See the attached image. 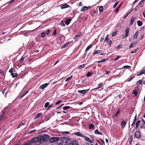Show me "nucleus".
Instances as JSON below:
<instances>
[{"label":"nucleus","mask_w":145,"mask_h":145,"mask_svg":"<svg viewBox=\"0 0 145 145\" xmlns=\"http://www.w3.org/2000/svg\"><path fill=\"white\" fill-rule=\"evenodd\" d=\"M59 138L58 137H52L49 140L50 142H56L59 140Z\"/></svg>","instance_id":"nucleus-1"},{"label":"nucleus","mask_w":145,"mask_h":145,"mask_svg":"<svg viewBox=\"0 0 145 145\" xmlns=\"http://www.w3.org/2000/svg\"><path fill=\"white\" fill-rule=\"evenodd\" d=\"M129 28H127L125 31V34L123 35L122 37L123 39L125 38L126 37H127L129 35Z\"/></svg>","instance_id":"nucleus-2"},{"label":"nucleus","mask_w":145,"mask_h":145,"mask_svg":"<svg viewBox=\"0 0 145 145\" xmlns=\"http://www.w3.org/2000/svg\"><path fill=\"white\" fill-rule=\"evenodd\" d=\"M74 135L81 137L82 138L84 137V135L81 133L80 132H76L74 133Z\"/></svg>","instance_id":"nucleus-3"},{"label":"nucleus","mask_w":145,"mask_h":145,"mask_svg":"<svg viewBox=\"0 0 145 145\" xmlns=\"http://www.w3.org/2000/svg\"><path fill=\"white\" fill-rule=\"evenodd\" d=\"M135 137L137 138H140L141 137V133L139 131H137L135 133Z\"/></svg>","instance_id":"nucleus-4"},{"label":"nucleus","mask_w":145,"mask_h":145,"mask_svg":"<svg viewBox=\"0 0 145 145\" xmlns=\"http://www.w3.org/2000/svg\"><path fill=\"white\" fill-rule=\"evenodd\" d=\"M139 88L138 87H136L134 90L133 91V94H134L135 96H136L137 95L139 91Z\"/></svg>","instance_id":"nucleus-5"},{"label":"nucleus","mask_w":145,"mask_h":145,"mask_svg":"<svg viewBox=\"0 0 145 145\" xmlns=\"http://www.w3.org/2000/svg\"><path fill=\"white\" fill-rule=\"evenodd\" d=\"M61 140L63 142L67 143L69 141V139L67 137H62Z\"/></svg>","instance_id":"nucleus-6"},{"label":"nucleus","mask_w":145,"mask_h":145,"mask_svg":"<svg viewBox=\"0 0 145 145\" xmlns=\"http://www.w3.org/2000/svg\"><path fill=\"white\" fill-rule=\"evenodd\" d=\"M38 138L39 139V142L40 143H42L44 141V138L42 135H40L38 136Z\"/></svg>","instance_id":"nucleus-7"},{"label":"nucleus","mask_w":145,"mask_h":145,"mask_svg":"<svg viewBox=\"0 0 145 145\" xmlns=\"http://www.w3.org/2000/svg\"><path fill=\"white\" fill-rule=\"evenodd\" d=\"M89 89H88L86 90H79L78 91V93L84 94L88 92Z\"/></svg>","instance_id":"nucleus-8"},{"label":"nucleus","mask_w":145,"mask_h":145,"mask_svg":"<svg viewBox=\"0 0 145 145\" xmlns=\"http://www.w3.org/2000/svg\"><path fill=\"white\" fill-rule=\"evenodd\" d=\"M43 136L44 141H48L49 140V136L48 135L44 134Z\"/></svg>","instance_id":"nucleus-9"},{"label":"nucleus","mask_w":145,"mask_h":145,"mask_svg":"<svg viewBox=\"0 0 145 145\" xmlns=\"http://www.w3.org/2000/svg\"><path fill=\"white\" fill-rule=\"evenodd\" d=\"M83 138H84V140L86 141L89 142L91 143L92 141L91 140H90L88 137L85 136L84 135V137Z\"/></svg>","instance_id":"nucleus-10"},{"label":"nucleus","mask_w":145,"mask_h":145,"mask_svg":"<svg viewBox=\"0 0 145 145\" xmlns=\"http://www.w3.org/2000/svg\"><path fill=\"white\" fill-rule=\"evenodd\" d=\"M48 84L47 83L42 84L40 86V88L41 89H44L48 86Z\"/></svg>","instance_id":"nucleus-11"},{"label":"nucleus","mask_w":145,"mask_h":145,"mask_svg":"<svg viewBox=\"0 0 145 145\" xmlns=\"http://www.w3.org/2000/svg\"><path fill=\"white\" fill-rule=\"evenodd\" d=\"M39 139L38 138V137H37L35 138H34L33 139L31 140V142H36L38 141H39Z\"/></svg>","instance_id":"nucleus-12"},{"label":"nucleus","mask_w":145,"mask_h":145,"mask_svg":"<svg viewBox=\"0 0 145 145\" xmlns=\"http://www.w3.org/2000/svg\"><path fill=\"white\" fill-rule=\"evenodd\" d=\"M69 7V5L67 4H63L61 6V9H64L68 8Z\"/></svg>","instance_id":"nucleus-13"},{"label":"nucleus","mask_w":145,"mask_h":145,"mask_svg":"<svg viewBox=\"0 0 145 145\" xmlns=\"http://www.w3.org/2000/svg\"><path fill=\"white\" fill-rule=\"evenodd\" d=\"M102 52V50H95L93 54V55H94L96 54H99L101 53Z\"/></svg>","instance_id":"nucleus-14"},{"label":"nucleus","mask_w":145,"mask_h":145,"mask_svg":"<svg viewBox=\"0 0 145 145\" xmlns=\"http://www.w3.org/2000/svg\"><path fill=\"white\" fill-rule=\"evenodd\" d=\"M71 20L72 19L71 18L67 19L65 22V24L67 25L69 24Z\"/></svg>","instance_id":"nucleus-15"},{"label":"nucleus","mask_w":145,"mask_h":145,"mask_svg":"<svg viewBox=\"0 0 145 145\" xmlns=\"http://www.w3.org/2000/svg\"><path fill=\"white\" fill-rule=\"evenodd\" d=\"M126 124V122L123 120L121 121V125L122 128H124Z\"/></svg>","instance_id":"nucleus-16"},{"label":"nucleus","mask_w":145,"mask_h":145,"mask_svg":"<svg viewBox=\"0 0 145 145\" xmlns=\"http://www.w3.org/2000/svg\"><path fill=\"white\" fill-rule=\"evenodd\" d=\"M88 9L87 7L84 6L82 7L81 9V11H84L85 10H87Z\"/></svg>","instance_id":"nucleus-17"},{"label":"nucleus","mask_w":145,"mask_h":145,"mask_svg":"<svg viewBox=\"0 0 145 145\" xmlns=\"http://www.w3.org/2000/svg\"><path fill=\"white\" fill-rule=\"evenodd\" d=\"M135 19V17H133L130 20V24L131 25H133L134 22V21Z\"/></svg>","instance_id":"nucleus-18"},{"label":"nucleus","mask_w":145,"mask_h":145,"mask_svg":"<svg viewBox=\"0 0 145 145\" xmlns=\"http://www.w3.org/2000/svg\"><path fill=\"white\" fill-rule=\"evenodd\" d=\"M137 24L138 26H140L142 25V23L141 21L138 20L137 21Z\"/></svg>","instance_id":"nucleus-19"},{"label":"nucleus","mask_w":145,"mask_h":145,"mask_svg":"<svg viewBox=\"0 0 145 145\" xmlns=\"http://www.w3.org/2000/svg\"><path fill=\"white\" fill-rule=\"evenodd\" d=\"M136 44V42H133L129 46V48H132L133 47L135 46Z\"/></svg>","instance_id":"nucleus-20"},{"label":"nucleus","mask_w":145,"mask_h":145,"mask_svg":"<svg viewBox=\"0 0 145 145\" xmlns=\"http://www.w3.org/2000/svg\"><path fill=\"white\" fill-rule=\"evenodd\" d=\"M99 10L100 13H102L103 12V7L100 6L99 7Z\"/></svg>","instance_id":"nucleus-21"},{"label":"nucleus","mask_w":145,"mask_h":145,"mask_svg":"<svg viewBox=\"0 0 145 145\" xmlns=\"http://www.w3.org/2000/svg\"><path fill=\"white\" fill-rule=\"evenodd\" d=\"M95 134H99L101 135H102V134L100 133L97 129H96L95 130Z\"/></svg>","instance_id":"nucleus-22"},{"label":"nucleus","mask_w":145,"mask_h":145,"mask_svg":"<svg viewBox=\"0 0 145 145\" xmlns=\"http://www.w3.org/2000/svg\"><path fill=\"white\" fill-rule=\"evenodd\" d=\"M140 122V121L139 120H138L135 123L136 128H137V127Z\"/></svg>","instance_id":"nucleus-23"},{"label":"nucleus","mask_w":145,"mask_h":145,"mask_svg":"<svg viewBox=\"0 0 145 145\" xmlns=\"http://www.w3.org/2000/svg\"><path fill=\"white\" fill-rule=\"evenodd\" d=\"M11 74L13 78L16 77L17 75V74L16 73H11Z\"/></svg>","instance_id":"nucleus-24"},{"label":"nucleus","mask_w":145,"mask_h":145,"mask_svg":"<svg viewBox=\"0 0 145 145\" xmlns=\"http://www.w3.org/2000/svg\"><path fill=\"white\" fill-rule=\"evenodd\" d=\"M85 64H83L82 65L79 66L78 68V69H80L84 67Z\"/></svg>","instance_id":"nucleus-25"},{"label":"nucleus","mask_w":145,"mask_h":145,"mask_svg":"<svg viewBox=\"0 0 145 145\" xmlns=\"http://www.w3.org/2000/svg\"><path fill=\"white\" fill-rule=\"evenodd\" d=\"M102 85H103L102 83H101L100 84H99L98 85V87L97 88H95V89H97L101 88L102 87Z\"/></svg>","instance_id":"nucleus-26"},{"label":"nucleus","mask_w":145,"mask_h":145,"mask_svg":"<svg viewBox=\"0 0 145 145\" xmlns=\"http://www.w3.org/2000/svg\"><path fill=\"white\" fill-rule=\"evenodd\" d=\"M145 124L142 123L141 124L140 126V128L141 129H145Z\"/></svg>","instance_id":"nucleus-27"},{"label":"nucleus","mask_w":145,"mask_h":145,"mask_svg":"<svg viewBox=\"0 0 145 145\" xmlns=\"http://www.w3.org/2000/svg\"><path fill=\"white\" fill-rule=\"evenodd\" d=\"M108 35H107L106 36L105 40H104V42H107L108 41Z\"/></svg>","instance_id":"nucleus-28"},{"label":"nucleus","mask_w":145,"mask_h":145,"mask_svg":"<svg viewBox=\"0 0 145 145\" xmlns=\"http://www.w3.org/2000/svg\"><path fill=\"white\" fill-rule=\"evenodd\" d=\"M94 127V125L93 124H90L89 125V129H93Z\"/></svg>","instance_id":"nucleus-29"},{"label":"nucleus","mask_w":145,"mask_h":145,"mask_svg":"<svg viewBox=\"0 0 145 145\" xmlns=\"http://www.w3.org/2000/svg\"><path fill=\"white\" fill-rule=\"evenodd\" d=\"M41 115V113H39L35 117V118L36 119L37 118H38L39 117H40Z\"/></svg>","instance_id":"nucleus-30"},{"label":"nucleus","mask_w":145,"mask_h":145,"mask_svg":"<svg viewBox=\"0 0 145 145\" xmlns=\"http://www.w3.org/2000/svg\"><path fill=\"white\" fill-rule=\"evenodd\" d=\"M92 45L91 44L90 45H89L86 48V51L88 50L91 48V47H92Z\"/></svg>","instance_id":"nucleus-31"},{"label":"nucleus","mask_w":145,"mask_h":145,"mask_svg":"<svg viewBox=\"0 0 145 145\" xmlns=\"http://www.w3.org/2000/svg\"><path fill=\"white\" fill-rule=\"evenodd\" d=\"M138 34V32H136L135 33L134 36V38L135 39H137Z\"/></svg>","instance_id":"nucleus-32"},{"label":"nucleus","mask_w":145,"mask_h":145,"mask_svg":"<svg viewBox=\"0 0 145 145\" xmlns=\"http://www.w3.org/2000/svg\"><path fill=\"white\" fill-rule=\"evenodd\" d=\"M92 73H93V72H88L86 76L87 77H89L92 74Z\"/></svg>","instance_id":"nucleus-33"},{"label":"nucleus","mask_w":145,"mask_h":145,"mask_svg":"<svg viewBox=\"0 0 145 145\" xmlns=\"http://www.w3.org/2000/svg\"><path fill=\"white\" fill-rule=\"evenodd\" d=\"M59 24L63 27H64L65 26V25L63 23V21H61V22Z\"/></svg>","instance_id":"nucleus-34"},{"label":"nucleus","mask_w":145,"mask_h":145,"mask_svg":"<svg viewBox=\"0 0 145 145\" xmlns=\"http://www.w3.org/2000/svg\"><path fill=\"white\" fill-rule=\"evenodd\" d=\"M49 102L46 103L44 105V107L46 108L48 107V106H49Z\"/></svg>","instance_id":"nucleus-35"},{"label":"nucleus","mask_w":145,"mask_h":145,"mask_svg":"<svg viewBox=\"0 0 145 145\" xmlns=\"http://www.w3.org/2000/svg\"><path fill=\"white\" fill-rule=\"evenodd\" d=\"M70 108V107L69 106H66L64 107L63 108V109L64 110H67L68 109H69Z\"/></svg>","instance_id":"nucleus-36"},{"label":"nucleus","mask_w":145,"mask_h":145,"mask_svg":"<svg viewBox=\"0 0 145 145\" xmlns=\"http://www.w3.org/2000/svg\"><path fill=\"white\" fill-rule=\"evenodd\" d=\"M62 133L64 134H69V131H63L62 132Z\"/></svg>","instance_id":"nucleus-37"},{"label":"nucleus","mask_w":145,"mask_h":145,"mask_svg":"<svg viewBox=\"0 0 145 145\" xmlns=\"http://www.w3.org/2000/svg\"><path fill=\"white\" fill-rule=\"evenodd\" d=\"M142 82V81L140 80H138V82H137V84H138V85L141 84Z\"/></svg>","instance_id":"nucleus-38"},{"label":"nucleus","mask_w":145,"mask_h":145,"mask_svg":"<svg viewBox=\"0 0 145 145\" xmlns=\"http://www.w3.org/2000/svg\"><path fill=\"white\" fill-rule=\"evenodd\" d=\"M143 74L142 71L138 72V74H137V76H139Z\"/></svg>","instance_id":"nucleus-39"},{"label":"nucleus","mask_w":145,"mask_h":145,"mask_svg":"<svg viewBox=\"0 0 145 145\" xmlns=\"http://www.w3.org/2000/svg\"><path fill=\"white\" fill-rule=\"evenodd\" d=\"M116 34H117V32L114 31L112 33V36H114Z\"/></svg>","instance_id":"nucleus-40"},{"label":"nucleus","mask_w":145,"mask_h":145,"mask_svg":"<svg viewBox=\"0 0 145 145\" xmlns=\"http://www.w3.org/2000/svg\"><path fill=\"white\" fill-rule=\"evenodd\" d=\"M104 37H101L100 39V41L101 42H102L104 39Z\"/></svg>","instance_id":"nucleus-41"},{"label":"nucleus","mask_w":145,"mask_h":145,"mask_svg":"<svg viewBox=\"0 0 145 145\" xmlns=\"http://www.w3.org/2000/svg\"><path fill=\"white\" fill-rule=\"evenodd\" d=\"M72 76H71L70 77H69L66 80H65V82H67V81L70 80V79H71V78H72Z\"/></svg>","instance_id":"nucleus-42"},{"label":"nucleus","mask_w":145,"mask_h":145,"mask_svg":"<svg viewBox=\"0 0 145 145\" xmlns=\"http://www.w3.org/2000/svg\"><path fill=\"white\" fill-rule=\"evenodd\" d=\"M28 92V91H26L25 93L23 94L21 96V98L23 97L24 95H25L26 94H27Z\"/></svg>","instance_id":"nucleus-43"},{"label":"nucleus","mask_w":145,"mask_h":145,"mask_svg":"<svg viewBox=\"0 0 145 145\" xmlns=\"http://www.w3.org/2000/svg\"><path fill=\"white\" fill-rule=\"evenodd\" d=\"M79 37L77 35H76L74 37V39L75 40H77Z\"/></svg>","instance_id":"nucleus-44"},{"label":"nucleus","mask_w":145,"mask_h":145,"mask_svg":"<svg viewBox=\"0 0 145 145\" xmlns=\"http://www.w3.org/2000/svg\"><path fill=\"white\" fill-rule=\"evenodd\" d=\"M119 8H120L118 7L115 9V12H116V13L118 12L119 10Z\"/></svg>","instance_id":"nucleus-45"},{"label":"nucleus","mask_w":145,"mask_h":145,"mask_svg":"<svg viewBox=\"0 0 145 145\" xmlns=\"http://www.w3.org/2000/svg\"><path fill=\"white\" fill-rule=\"evenodd\" d=\"M82 35V33L80 32L78 33L76 35H77L79 37L80 36H81Z\"/></svg>","instance_id":"nucleus-46"},{"label":"nucleus","mask_w":145,"mask_h":145,"mask_svg":"<svg viewBox=\"0 0 145 145\" xmlns=\"http://www.w3.org/2000/svg\"><path fill=\"white\" fill-rule=\"evenodd\" d=\"M5 114V113L4 112H3V113L0 116V117L2 118L4 116V115Z\"/></svg>","instance_id":"nucleus-47"},{"label":"nucleus","mask_w":145,"mask_h":145,"mask_svg":"<svg viewBox=\"0 0 145 145\" xmlns=\"http://www.w3.org/2000/svg\"><path fill=\"white\" fill-rule=\"evenodd\" d=\"M123 68H130V66H128V65H125V66H123L122 68V69Z\"/></svg>","instance_id":"nucleus-48"},{"label":"nucleus","mask_w":145,"mask_h":145,"mask_svg":"<svg viewBox=\"0 0 145 145\" xmlns=\"http://www.w3.org/2000/svg\"><path fill=\"white\" fill-rule=\"evenodd\" d=\"M45 35V33H42L41 34V37H44Z\"/></svg>","instance_id":"nucleus-49"},{"label":"nucleus","mask_w":145,"mask_h":145,"mask_svg":"<svg viewBox=\"0 0 145 145\" xmlns=\"http://www.w3.org/2000/svg\"><path fill=\"white\" fill-rule=\"evenodd\" d=\"M138 49V48H137V49L136 50H133V51H132L131 52V54H133L134 53H135L136 51H137V49Z\"/></svg>","instance_id":"nucleus-50"},{"label":"nucleus","mask_w":145,"mask_h":145,"mask_svg":"<svg viewBox=\"0 0 145 145\" xmlns=\"http://www.w3.org/2000/svg\"><path fill=\"white\" fill-rule=\"evenodd\" d=\"M36 131V130L35 129H34L33 130H31V131H29V133L30 134H32L33 132H34V131Z\"/></svg>","instance_id":"nucleus-51"},{"label":"nucleus","mask_w":145,"mask_h":145,"mask_svg":"<svg viewBox=\"0 0 145 145\" xmlns=\"http://www.w3.org/2000/svg\"><path fill=\"white\" fill-rule=\"evenodd\" d=\"M120 57V56H117V57L115 59V60L117 61Z\"/></svg>","instance_id":"nucleus-52"},{"label":"nucleus","mask_w":145,"mask_h":145,"mask_svg":"<svg viewBox=\"0 0 145 145\" xmlns=\"http://www.w3.org/2000/svg\"><path fill=\"white\" fill-rule=\"evenodd\" d=\"M118 3V1L115 3L113 7V8H114L116 7V6L117 5Z\"/></svg>","instance_id":"nucleus-53"},{"label":"nucleus","mask_w":145,"mask_h":145,"mask_svg":"<svg viewBox=\"0 0 145 145\" xmlns=\"http://www.w3.org/2000/svg\"><path fill=\"white\" fill-rule=\"evenodd\" d=\"M70 44V42H67L65 44V46L67 47V46H68V45Z\"/></svg>","instance_id":"nucleus-54"},{"label":"nucleus","mask_w":145,"mask_h":145,"mask_svg":"<svg viewBox=\"0 0 145 145\" xmlns=\"http://www.w3.org/2000/svg\"><path fill=\"white\" fill-rule=\"evenodd\" d=\"M107 59H103L102 60H101V62H105L106 60Z\"/></svg>","instance_id":"nucleus-55"},{"label":"nucleus","mask_w":145,"mask_h":145,"mask_svg":"<svg viewBox=\"0 0 145 145\" xmlns=\"http://www.w3.org/2000/svg\"><path fill=\"white\" fill-rule=\"evenodd\" d=\"M120 113V111H119V110H118L117 111V112L116 113V114H115V116H116L119 113Z\"/></svg>","instance_id":"nucleus-56"},{"label":"nucleus","mask_w":145,"mask_h":145,"mask_svg":"<svg viewBox=\"0 0 145 145\" xmlns=\"http://www.w3.org/2000/svg\"><path fill=\"white\" fill-rule=\"evenodd\" d=\"M50 31L49 30H48L46 31V34L47 35H48L50 33Z\"/></svg>","instance_id":"nucleus-57"},{"label":"nucleus","mask_w":145,"mask_h":145,"mask_svg":"<svg viewBox=\"0 0 145 145\" xmlns=\"http://www.w3.org/2000/svg\"><path fill=\"white\" fill-rule=\"evenodd\" d=\"M66 46H65V45L64 44V45H63V46H62L61 47V49H63V48H65V47H66Z\"/></svg>","instance_id":"nucleus-58"},{"label":"nucleus","mask_w":145,"mask_h":145,"mask_svg":"<svg viewBox=\"0 0 145 145\" xmlns=\"http://www.w3.org/2000/svg\"><path fill=\"white\" fill-rule=\"evenodd\" d=\"M111 43H112V41L111 40H110L109 42H108V44L110 46V45H111Z\"/></svg>","instance_id":"nucleus-59"},{"label":"nucleus","mask_w":145,"mask_h":145,"mask_svg":"<svg viewBox=\"0 0 145 145\" xmlns=\"http://www.w3.org/2000/svg\"><path fill=\"white\" fill-rule=\"evenodd\" d=\"M12 71H13V68H12L10 69L9 70V72L11 73H12Z\"/></svg>","instance_id":"nucleus-60"},{"label":"nucleus","mask_w":145,"mask_h":145,"mask_svg":"<svg viewBox=\"0 0 145 145\" xmlns=\"http://www.w3.org/2000/svg\"><path fill=\"white\" fill-rule=\"evenodd\" d=\"M61 101H58L55 104V105H57L59 103L61 102Z\"/></svg>","instance_id":"nucleus-61"},{"label":"nucleus","mask_w":145,"mask_h":145,"mask_svg":"<svg viewBox=\"0 0 145 145\" xmlns=\"http://www.w3.org/2000/svg\"><path fill=\"white\" fill-rule=\"evenodd\" d=\"M110 71H105V74H108L110 73Z\"/></svg>","instance_id":"nucleus-62"},{"label":"nucleus","mask_w":145,"mask_h":145,"mask_svg":"<svg viewBox=\"0 0 145 145\" xmlns=\"http://www.w3.org/2000/svg\"><path fill=\"white\" fill-rule=\"evenodd\" d=\"M24 58L23 57H22L20 59V62H22L24 60Z\"/></svg>","instance_id":"nucleus-63"},{"label":"nucleus","mask_w":145,"mask_h":145,"mask_svg":"<svg viewBox=\"0 0 145 145\" xmlns=\"http://www.w3.org/2000/svg\"><path fill=\"white\" fill-rule=\"evenodd\" d=\"M143 74H145V69L142 71Z\"/></svg>","instance_id":"nucleus-64"}]
</instances>
